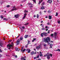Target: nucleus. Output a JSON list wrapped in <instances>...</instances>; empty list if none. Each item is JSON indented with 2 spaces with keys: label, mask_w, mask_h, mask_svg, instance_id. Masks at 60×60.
Masks as SVG:
<instances>
[{
  "label": "nucleus",
  "mask_w": 60,
  "mask_h": 60,
  "mask_svg": "<svg viewBox=\"0 0 60 60\" xmlns=\"http://www.w3.org/2000/svg\"><path fill=\"white\" fill-rule=\"evenodd\" d=\"M26 16H23V19H24V18H26Z\"/></svg>",
  "instance_id": "51"
},
{
  "label": "nucleus",
  "mask_w": 60,
  "mask_h": 60,
  "mask_svg": "<svg viewBox=\"0 0 60 60\" xmlns=\"http://www.w3.org/2000/svg\"><path fill=\"white\" fill-rule=\"evenodd\" d=\"M24 48V47H22V49H21V51H22V49H23Z\"/></svg>",
  "instance_id": "46"
},
{
  "label": "nucleus",
  "mask_w": 60,
  "mask_h": 60,
  "mask_svg": "<svg viewBox=\"0 0 60 60\" xmlns=\"http://www.w3.org/2000/svg\"><path fill=\"white\" fill-rule=\"evenodd\" d=\"M37 58H38L39 57V55H38L37 56Z\"/></svg>",
  "instance_id": "39"
},
{
  "label": "nucleus",
  "mask_w": 60,
  "mask_h": 60,
  "mask_svg": "<svg viewBox=\"0 0 60 60\" xmlns=\"http://www.w3.org/2000/svg\"><path fill=\"white\" fill-rule=\"evenodd\" d=\"M49 19H52V16L50 15H49Z\"/></svg>",
  "instance_id": "10"
},
{
  "label": "nucleus",
  "mask_w": 60,
  "mask_h": 60,
  "mask_svg": "<svg viewBox=\"0 0 60 60\" xmlns=\"http://www.w3.org/2000/svg\"><path fill=\"white\" fill-rule=\"evenodd\" d=\"M21 59H24V57H22L21 58Z\"/></svg>",
  "instance_id": "40"
},
{
  "label": "nucleus",
  "mask_w": 60,
  "mask_h": 60,
  "mask_svg": "<svg viewBox=\"0 0 60 60\" xmlns=\"http://www.w3.org/2000/svg\"><path fill=\"white\" fill-rule=\"evenodd\" d=\"M43 41H44L45 42H49L50 41V38L49 37L47 38H45L42 39Z\"/></svg>",
  "instance_id": "1"
},
{
  "label": "nucleus",
  "mask_w": 60,
  "mask_h": 60,
  "mask_svg": "<svg viewBox=\"0 0 60 60\" xmlns=\"http://www.w3.org/2000/svg\"><path fill=\"white\" fill-rule=\"evenodd\" d=\"M56 16H58V13L57 12H56Z\"/></svg>",
  "instance_id": "26"
},
{
  "label": "nucleus",
  "mask_w": 60,
  "mask_h": 60,
  "mask_svg": "<svg viewBox=\"0 0 60 60\" xmlns=\"http://www.w3.org/2000/svg\"><path fill=\"white\" fill-rule=\"evenodd\" d=\"M17 10V8H15L14 9H11V11H16Z\"/></svg>",
  "instance_id": "13"
},
{
  "label": "nucleus",
  "mask_w": 60,
  "mask_h": 60,
  "mask_svg": "<svg viewBox=\"0 0 60 60\" xmlns=\"http://www.w3.org/2000/svg\"><path fill=\"white\" fill-rule=\"evenodd\" d=\"M41 29L42 30H45V28H42Z\"/></svg>",
  "instance_id": "22"
},
{
  "label": "nucleus",
  "mask_w": 60,
  "mask_h": 60,
  "mask_svg": "<svg viewBox=\"0 0 60 60\" xmlns=\"http://www.w3.org/2000/svg\"><path fill=\"white\" fill-rule=\"evenodd\" d=\"M48 29H46V31H48Z\"/></svg>",
  "instance_id": "59"
},
{
  "label": "nucleus",
  "mask_w": 60,
  "mask_h": 60,
  "mask_svg": "<svg viewBox=\"0 0 60 60\" xmlns=\"http://www.w3.org/2000/svg\"><path fill=\"white\" fill-rule=\"evenodd\" d=\"M42 10H43L44 9H45V7L44 6H42V7L40 8Z\"/></svg>",
  "instance_id": "7"
},
{
  "label": "nucleus",
  "mask_w": 60,
  "mask_h": 60,
  "mask_svg": "<svg viewBox=\"0 0 60 60\" xmlns=\"http://www.w3.org/2000/svg\"><path fill=\"white\" fill-rule=\"evenodd\" d=\"M26 50V49H24V50H22V52H24Z\"/></svg>",
  "instance_id": "25"
},
{
  "label": "nucleus",
  "mask_w": 60,
  "mask_h": 60,
  "mask_svg": "<svg viewBox=\"0 0 60 60\" xmlns=\"http://www.w3.org/2000/svg\"><path fill=\"white\" fill-rule=\"evenodd\" d=\"M34 18H35V17H36V15H34Z\"/></svg>",
  "instance_id": "48"
},
{
  "label": "nucleus",
  "mask_w": 60,
  "mask_h": 60,
  "mask_svg": "<svg viewBox=\"0 0 60 60\" xmlns=\"http://www.w3.org/2000/svg\"><path fill=\"white\" fill-rule=\"evenodd\" d=\"M37 49H41V45H39V46H37Z\"/></svg>",
  "instance_id": "3"
},
{
  "label": "nucleus",
  "mask_w": 60,
  "mask_h": 60,
  "mask_svg": "<svg viewBox=\"0 0 60 60\" xmlns=\"http://www.w3.org/2000/svg\"><path fill=\"white\" fill-rule=\"evenodd\" d=\"M15 57H16V58L17 57H18V56H17V55H15Z\"/></svg>",
  "instance_id": "53"
},
{
  "label": "nucleus",
  "mask_w": 60,
  "mask_h": 60,
  "mask_svg": "<svg viewBox=\"0 0 60 60\" xmlns=\"http://www.w3.org/2000/svg\"><path fill=\"white\" fill-rule=\"evenodd\" d=\"M44 35V33H42L41 34V37H43V35Z\"/></svg>",
  "instance_id": "16"
},
{
  "label": "nucleus",
  "mask_w": 60,
  "mask_h": 60,
  "mask_svg": "<svg viewBox=\"0 0 60 60\" xmlns=\"http://www.w3.org/2000/svg\"><path fill=\"white\" fill-rule=\"evenodd\" d=\"M47 24L48 25H50V22H48Z\"/></svg>",
  "instance_id": "42"
},
{
  "label": "nucleus",
  "mask_w": 60,
  "mask_h": 60,
  "mask_svg": "<svg viewBox=\"0 0 60 60\" xmlns=\"http://www.w3.org/2000/svg\"><path fill=\"white\" fill-rule=\"evenodd\" d=\"M33 6H34V5L32 4H30V7H33Z\"/></svg>",
  "instance_id": "15"
},
{
  "label": "nucleus",
  "mask_w": 60,
  "mask_h": 60,
  "mask_svg": "<svg viewBox=\"0 0 60 60\" xmlns=\"http://www.w3.org/2000/svg\"><path fill=\"white\" fill-rule=\"evenodd\" d=\"M58 24H60V21L58 20Z\"/></svg>",
  "instance_id": "34"
},
{
  "label": "nucleus",
  "mask_w": 60,
  "mask_h": 60,
  "mask_svg": "<svg viewBox=\"0 0 60 60\" xmlns=\"http://www.w3.org/2000/svg\"><path fill=\"white\" fill-rule=\"evenodd\" d=\"M3 19L4 20H6V21H7V20H8V19L4 18H3Z\"/></svg>",
  "instance_id": "17"
},
{
  "label": "nucleus",
  "mask_w": 60,
  "mask_h": 60,
  "mask_svg": "<svg viewBox=\"0 0 60 60\" xmlns=\"http://www.w3.org/2000/svg\"><path fill=\"white\" fill-rule=\"evenodd\" d=\"M10 7V5H8L7 6V7L9 8Z\"/></svg>",
  "instance_id": "41"
},
{
  "label": "nucleus",
  "mask_w": 60,
  "mask_h": 60,
  "mask_svg": "<svg viewBox=\"0 0 60 60\" xmlns=\"http://www.w3.org/2000/svg\"><path fill=\"white\" fill-rule=\"evenodd\" d=\"M57 34H56V33H55L54 34V36H56V35Z\"/></svg>",
  "instance_id": "28"
},
{
  "label": "nucleus",
  "mask_w": 60,
  "mask_h": 60,
  "mask_svg": "<svg viewBox=\"0 0 60 60\" xmlns=\"http://www.w3.org/2000/svg\"><path fill=\"white\" fill-rule=\"evenodd\" d=\"M27 5H28L29 6V5H30V3H28L27 4Z\"/></svg>",
  "instance_id": "31"
},
{
  "label": "nucleus",
  "mask_w": 60,
  "mask_h": 60,
  "mask_svg": "<svg viewBox=\"0 0 60 60\" xmlns=\"http://www.w3.org/2000/svg\"><path fill=\"white\" fill-rule=\"evenodd\" d=\"M37 58V57H35L34 58V59H36Z\"/></svg>",
  "instance_id": "50"
},
{
  "label": "nucleus",
  "mask_w": 60,
  "mask_h": 60,
  "mask_svg": "<svg viewBox=\"0 0 60 60\" xmlns=\"http://www.w3.org/2000/svg\"><path fill=\"white\" fill-rule=\"evenodd\" d=\"M50 48H52V46L50 45Z\"/></svg>",
  "instance_id": "58"
},
{
  "label": "nucleus",
  "mask_w": 60,
  "mask_h": 60,
  "mask_svg": "<svg viewBox=\"0 0 60 60\" xmlns=\"http://www.w3.org/2000/svg\"><path fill=\"white\" fill-rule=\"evenodd\" d=\"M50 42H53V41H50Z\"/></svg>",
  "instance_id": "61"
},
{
  "label": "nucleus",
  "mask_w": 60,
  "mask_h": 60,
  "mask_svg": "<svg viewBox=\"0 0 60 60\" xmlns=\"http://www.w3.org/2000/svg\"><path fill=\"white\" fill-rule=\"evenodd\" d=\"M53 35H54L53 34H51V36H53Z\"/></svg>",
  "instance_id": "54"
},
{
  "label": "nucleus",
  "mask_w": 60,
  "mask_h": 60,
  "mask_svg": "<svg viewBox=\"0 0 60 60\" xmlns=\"http://www.w3.org/2000/svg\"><path fill=\"white\" fill-rule=\"evenodd\" d=\"M0 46H1V47H2V45L1 44H0Z\"/></svg>",
  "instance_id": "63"
},
{
  "label": "nucleus",
  "mask_w": 60,
  "mask_h": 60,
  "mask_svg": "<svg viewBox=\"0 0 60 60\" xmlns=\"http://www.w3.org/2000/svg\"><path fill=\"white\" fill-rule=\"evenodd\" d=\"M15 17L16 18H18L19 17V15L18 14H17L15 15Z\"/></svg>",
  "instance_id": "8"
},
{
  "label": "nucleus",
  "mask_w": 60,
  "mask_h": 60,
  "mask_svg": "<svg viewBox=\"0 0 60 60\" xmlns=\"http://www.w3.org/2000/svg\"><path fill=\"white\" fill-rule=\"evenodd\" d=\"M11 47H9V48H8V49H11Z\"/></svg>",
  "instance_id": "60"
},
{
  "label": "nucleus",
  "mask_w": 60,
  "mask_h": 60,
  "mask_svg": "<svg viewBox=\"0 0 60 60\" xmlns=\"http://www.w3.org/2000/svg\"><path fill=\"white\" fill-rule=\"evenodd\" d=\"M11 44H8L7 45V47H9L10 48H11V47H12L14 45V43L13 42H11Z\"/></svg>",
  "instance_id": "2"
},
{
  "label": "nucleus",
  "mask_w": 60,
  "mask_h": 60,
  "mask_svg": "<svg viewBox=\"0 0 60 60\" xmlns=\"http://www.w3.org/2000/svg\"><path fill=\"white\" fill-rule=\"evenodd\" d=\"M30 44V41L29 40H28V42H27V45H28V44Z\"/></svg>",
  "instance_id": "19"
},
{
  "label": "nucleus",
  "mask_w": 60,
  "mask_h": 60,
  "mask_svg": "<svg viewBox=\"0 0 60 60\" xmlns=\"http://www.w3.org/2000/svg\"><path fill=\"white\" fill-rule=\"evenodd\" d=\"M43 46H45V47L46 46V44H43Z\"/></svg>",
  "instance_id": "37"
},
{
  "label": "nucleus",
  "mask_w": 60,
  "mask_h": 60,
  "mask_svg": "<svg viewBox=\"0 0 60 60\" xmlns=\"http://www.w3.org/2000/svg\"><path fill=\"white\" fill-rule=\"evenodd\" d=\"M28 45L27 44L26 45V46H25V47L26 48H27V47H28Z\"/></svg>",
  "instance_id": "36"
},
{
  "label": "nucleus",
  "mask_w": 60,
  "mask_h": 60,
  "mask_svg": "<svg viewBox=\"0 0 60 60\" xmlns=\"http://www.w3.org/2000/svg\"><path fill=\"white\" fill-rule=\"evenodd\" d=\"M26 51H28V49H26Z\"/></svg>",
  "instance_id": "64"
},
{
  "label": "nucleus",
  "mask_w": 60,
  "mask_h": 60,
  "mask_svg": "<svg viewBox=\"0 0 60 60\" xmlns=\"http://www.w3.org/2000/svg\"><path fill=\"white\" fill-rule=\"evenodd\" d=\"M47 2L49 4H51L52 2V0H48Z\"/></svg>",
  "instance_id": "5"
},
{
  "label": "nucleus",
  "mask_w": 60,
  "mask_h": 60,
  "mask_svg": "<svg viewBox=\"0 0 60 60\" xmlns=\"http://www.w3.org/2000/svg\"><path fill=\"white\" fill-rule=\"evenodd\" d=\"M28 24V23H25L24 24L25 25V26H26V25H27Z\"/></svg>",
  "instance_id": "35"
},
{
  "label": "nucleus",
  "mask_w": 60,
  "mask_h": 60,
  "mask_svg": "<svg viewBox=\"0 0 60 60\" xmlns=\"http://www.w3.org/2000/svg\"><path fill=\"white\" fill-rule=\"evenodd\" d=\"M33 1L35 3H36V1L35 0H33Z\"/></svg>",
  "instance_id": "30"
},
{
  "label": "nucleus",
  "mask_w": 60,
  "mask_h": 60,
  "mask_svg": "<svg viewBox=\"0 0 60 60\" xmlns=\"http://www.w3.org/2000/svg\"><path fill=\"white\" fill-rule=\"evenodd\" d=\"M23 37L22 36L20 38V41H22V40H23Z\"/></svg>",
  "instance_id": "12"
},
{
  "label": "nucleus",
  "mask_w": 60,
  "mask_h": 60,
  "mask_svg": "<svg viewBox=\"0 0 60 60\" xmlns=\"http://www.w3.org/2000/svg\"><path fill=\"white\" fill-rule=\"evenodd\" d=\"M15 49H16V51H18V48L16 47L15 48Z\"/></svg>",
  "instance_id": "23"
},
{
  "label": "nucleus",
  "mask_w": 60,
  "mask_h": 60,
  "mask_svg": "<svg viewBox=\"0 0 60 60\" xmlns=\"http://www.w3.org/2000/svg\"><path fill=\"white\" fill-rule=\"evenodd\" d=\"M44 35L45 36H47V35H48V33H44Z\"/></svg>",
  "instance_id": "11"
},
{
  "label": "nucleus",
  "mask_w": 60,
  "mask_h": 60,
  "mask_svg": "<svg viewBox=\"0 0 60 60\" xmlns=\"http://www.w3.org/2000/svg\"><path fill=\"white\" fill-rule=\"evenodd\" d=\"M28 35H26L24 36V38L25 39L26 38H28Z\"/></svg>",
  "instance_id": "9"
},
{
  "label": "nucleus",
  "mask_w": 60,
  "mask_h": 60,
  "mask_svg": "<svg viewBox=\"0 0 60 60\" xmlns=\"http://www.w3.org/2000/svg\"><path fill=\"white\" fill-rule=\"evenodd\" d=\"M12 41V40H9V42H11V41Z\"/></svg>",
  "instance_id": "44"
},
{
  "label": "nucleus",
  "mask_w": 60,
  "mask_h": 60,
  "mask_svg": "<svg viewBox=\"0 0 60 60\" xmlns=\"http://www.w3.org/2000/svg\"><path fill=\"white\" fill-rule=\"evenodd\" d=\"M2 55H1V54H0V57H1L2 56Z\"/></svg>",
  "instance_id": "56"
},
{
  "label": "nucleus",
  "mask_w": 60,
  "mask_h": 60,
  "mask_svg": "<svg viewBox=\"0 0 60 60\" xmlns=\"http://www.w3.org/2000/svg\"><path fill=\"white\" fill-rule=\"evenodd\" d=\"M44 4H45V2H43L42 4H41V5L43 6V5H44Z\"/></svg>",
  "instance_id": "18"
},
{
  "label": "nucleus",
  "mask_w": 60,
  "mask_h": 60,
  "mask_svg": "<svg viewBox=\"0 0 60 60\" xmlns=\"http://www.w3.org/2000/svg\"><path fill=\"white\" fill-rule=\"evenodd\" d=\"M22 29H25V27L24 26H23L22 27Z\"/></svg>",
  "instance_id": "32"
},
{
  "label": "nucleus",
  "mask_w": 60,
  "mask_h": 60,
  "mask_svg": "<svg viewBox=\"0 0 60 60\" xmlns=\"http://www.w3.org/2000/svg\"><path fill=\"white\" fill-rule=\"evenodd\" d=\"M1 18L2 19H3L4 17L2 16V15H1Z\"/></svg>",
  "instance_id": "45"
},
{
  "label": "nucleus",
  "mask_w": 60,
  "mask_h": 60,
  "mask_svg": "<svg viewBox=\"0 0 60 60\" xmlns=\"http://www.w3.org/2000/svg\"><path fill=\"white\" fill-rule=\"evenodd\" d=\"M48 34H49V33H50V32H49V30H48Z\"/></svg>",
  "instance_id": "47"
},
{
  "label": "nucleus",
  "mask_w": 60,
  "mask_h": 60,
  "mask_svg": "<svg viewBox=\"0 0 60 60\" xmlns=\"http://www.w3.org/2000/svg\"><path fill=\"white\" fill-rule=\"evenodd\" d=\"M49 56H51V57H52V54H49Z\"/></svg>",
  "instance_id": "21"
},
{
  "label": "nucleus",
  "mask_w": 60,
  "mask_h": 60,
  "mask_svg": "<svg viewBox=\"0 0 60 60\" xmlns=\"http://www.w3.org/2000/svg\"><path fill=\"white\" fill-rule=\"evenodd\" d=\"M24 12L25 13H26V12H28V11H26V10H25L24 11Z\"/></svg>",
  "instance_id": "29"
},
{
  "label": "nucleus",
  "mask_w": 60,
  "mask_h": 60,
  "mask_svg": "<svg viewBox=\"0 0 60 60\" xmlns=\"http://www.w3.org/2000/svg\"><path fill=\"white\" fill-rule=\"evenodd\" d=\"M31 54H32V55H33V54H34V52H31Z\"/></svg>",
  "instance_id": "27"
},
{
  "label": "nucleus",
  "mask_w": 60,
  "mask_h": 60,
  "mask_svg": "<svg viewBox=\"0 0 60 60\" xmlns=\"http://www.w3.org/2000/svg\"><path fill=\"white\" fill-rule=\"evenodd\" d=\"M36 40V38H34L33 39V40H32V42H34L35 40Z\"/></svg>",
  "instance_id": "20"
},
{
  "label": "nucleus",
  "mask_w": 60,
  "mask_h": 60,
  "mask_svg": "<svg viewBox=\"0 0 60 60\" xmlns=\"http://www.w3.org/2000/svg\"><path fill=\"white\" fill-rule=\"evenodd\" d=\"M3 52L2 50H1V49H0V52Z\"/></svg>",
  "instance_id": "49"
},
{
  "label": "nucleus",
  "mask_w": 60,
  "mask_h": 60,
  "mask_svg": "<svg viewBox=\"0 0 60 60\" xmlns=\"http://www.w3.org/2000/svg\"><path fill=\"white\" fill-rule=\"evenodd\" d=\"M51 46H53V44H50V45Z\"/></svg>",
  "instance_id": "55"
},
{
  "label": "nucleus",
  "mask_w": 60,
  "mask_h": 60,
  "mask_svg": "<svg viewBox=\"0 0 60 60\" xmlns=\"http://www.w3.org/2000/svg\"><path fill=\"white\" fill-rule=\"evenodd\" d=\"M42 1H43V0H42L39 1V2L38 3V4H40L41 3V2H42Z\"/></svg>",
  "instance_id": "14"
},
{
  "label": "nucleus",
  "mask_w": 60,
  "mask_h": 60,
  "mask_svg": "<svg viewBox=\"0 0 60 60\" xmlns=\"http://www.w3.org/2000/svg\"><path fill=\"white\" fill-rule=\"evenodd\" d=\"M48 26H45V28H48Z\"/></svg>",
  "instance_id": "57"
},
{
  "label": "nucleus",
  "mask_w": 60,
  "mask_h": 60,
  "mask_svg": "<svg viewBox=\"0 0 60 60\" xmlns=\"http://www.w3.org/2000/svg\"><path fill=\"white\" fill-rule=\"evenodd\" d=\"M40 56H43V55L42 54H40Z\"/></svg>",
  "instance_id": "33"
},
{
  "label": "nucleus",
  "mask_w": 60,
  "mask_h": 60,
  "mask_svg": "<svg viewBox=\"0 0 60 60\" xmlns=\"http://www.w3.org/2000/svg\"><path fill=\"white\" fill-rule=\"evenodd\" d=\"M47 54L46 55H44V56L45 57V56H47Z\"/></svg>",
  "instance_id": "52"
},
{
  "label": "nucleus",
  "mask_w": 60,
  "mask_h": 60,
  "mask_svg": "<svg viewBox=\"0 0 60 60\" xmlns=\"http://www.w3.org/2000/svg\"><path fill=\"white\" fill-rule=\"evenodd\" d=\"M19 41H20V39H18L17 41V45H18L19 43Z\"/></svg>",
  "instance_id": "6"
},
{
  "label": "nucleus",
  "mask_w": 60,
  "mask_h": 60,
  "mask_svg": "<svg viewBox=\"0 0 60 60\" xmlns=\"http://www.w3.org/2000/svg\"><path fill=\"white\" fill-rule=\"evenodd\" d=\"M37 18H38V19L39 18V15L38 14H37Z\"/></svg>",
  "instance_id": "24"
},
{
  "label": "nucleus",
  "mask_w": 60,
  "mask_h": 60,
  "mask_svg": "<svg viewBox=\"0 0 60 60\" xmlns=\"http://www.w3.org/2000/svg\"><path fill=\"white\" fill-rule=\"evenodd\" d=\"M27 15L26 14V13H25L24 14V16H26Z\"/></svg>",
  "instance_id": "43"
},
{
  "label": "nucleus",
  "mask_w": 60,
  "mask_h": 60,
  "mask_svg": "<svg viewBox=\"0 0 60 60\" xmlns=\"http://www.w3.org/2000/svg\"><path fill=\"white\" fill-rule=\"evenodd\" d=\"M30 50H29L27 52V53H30Z\"/></svg>",
  "instance_id": "38"
},
{
  "label": "nucleus",
  "mask_w": 60,
  "mask_h": 60,
  "mask_svg": "<svg viewBox=\"0 0 60 60\" xmlns=\"http://www.w3.org/2000/svg\"><path fill=\"white\" fill-rule=\"evenodd\" d=\"M40 54H41V52H40Z\"/></svg>",
  "instance_id": "62"
},
{
  "label": "nucleus",
  "mask_w": 60,
  "mask_h": 60,
  "mask_svg": "<svg viewBox=\"0 0 60 60\" xmlns=\"http://www.w3.org/2000/svg\"><path fill=\"white\" fill-rule=\"evenodd\" d=\"M47 58L48 59H50V56H49V52H48L47 53Z\"/></svg>",
  "instance_id": "4"
}]
</instances>
